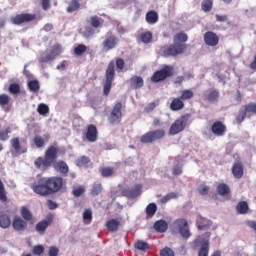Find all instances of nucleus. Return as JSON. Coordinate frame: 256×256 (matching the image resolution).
Returning <instances> with one entry per match:
<instances>
[{"mask_svg": "<svg viewBox=\"0 0 256 256\" xmlns=\"http://www.w3.org/2000/svg\"><path fill=\"white\" fill-rule=\"evenodd\" d=\"M59 155V148L57 146H49L44 154L43 157H38L34 165L36 169H40V171H47L52 165L58 173H61L62 175H67L69 173V166L65 161H57V157Z\"/></svg>", "mask_w": 256, "mask_h": 256, "instance_id": "obj_1", "label": "nucleus"}, {"mask_svg": "<svg viewBox=\"0 0 256 256\" xmlns=\"http://www.w3.org/2000/svg\"><path fill=\"white\" fill-rule=\"evenodd\" d=\"M64 185L65 180L63 178L60 176H51L41 178L37 183L32 184L31 189L36 195H40V197H48V195L59 193Z\"/></svg>", "mask_w": 256, "mask_h": 256, "instance_id": "obj_2", "label": "nucleus"}, {"mask_svg": "<svg viewBox=\"0 0 256 256\" xmlns=\"http://www.w3.org/2000/svg\"><path fill=\"white\" fill-rule=\"evenodd\" d=\"M187 51V44L185 43H173L170 45H164L160 48L162 57H177L183 55Z\"/></svg>", "mask_w": 256, "mask_h": 256, "instance_id": "obj_3", "label": "nucleus"}, {"mask_svg": "<svg viewBox=\"0 0 256 256\" xmlns=\"http://www.w3.org/2000/svg\"><path fill=\"white\" fill-rule=\"evenodd\" d=\"M113 81H115V62L110 61L105 72V84L103 86V95H105V97L109 96V93H111Z\"/></svg>", "mask_w": 256, "mask_h": 256, "instance_id": "obj_4", "label": "nucleus"}, {"mask_svg": "<svg viewBox=\"0 0 256 256\" xmlns=\"http://www.w3.org/2000/svg\"><path fill=\"white\" fill-rule=\"evenodd\" d=\"M166 132L164 129H157L146 132L140 137V143L144 145H151V143H156V141H161L165 139Z\"/></svg>", "mask_w": 256, "mask_h": 256, "instance_id": "obj_5", "label": "nucleus"}, {"mask_svg": "<svg viewBox=\"0 0 256 256\" xmlns=\"http://www.w3.org/2000/svg\"><path fill=\"white\" fill-rule=\"evenodd\" d=\"M191 119V114H183L178 119H176L169 128L170 135H179V133L185 131L187 123Z\"/></svg>", "mask_w": 256, "mask_h": 256, "instance_id": "obj_6", "label": "nucleus"}, {"mask_svg": "<svg viewBox=\"0 0 256 256\" xmlns=\"http://www.w3.org/2000/svg\"><path fill=\"white\" fill-rule=\"evenodd\" d=\"M175 75V68L171 65H164L162 69L157 70L151 77L152 83H161L165 81L168 77H173Z\"/></svg>", "mask_w": 256, "mask_h": 256, "instance_id": "obj_7", "label": "nucleus"}, {"mask_svg": "<svg viewBox=\"0 0 256 256\" xmlns=\"http://www.w3.org/2000/svg\"><path fill=\"white\" fill-rule=\"evenodd\" d=\"M107 121L110 125H120L123 121V103L117 102L114 104Z\"/></svg>", "mask_w": 256, "mask_h": 256, "instance_id": "obj_8", "label": "nucleus"}, {"mask_svg": "<svg viewBox=\"0 0 256 256\" xmlns=\"http://www.w3.org/2000/svg\"><path fill=\"white\" fill-rule=\"evenodd\" d=\"M205 238L203 236H199L195 241V245L199 247L198 256H209V237H211V232H206Z\"/></svg>", "mask_w": 256, "mask_h": 256, "instance_id": "obj_9", "label": "nucleus"}, {"mask_svg": "<svg viewBox=\"0 0 256 256\" xmlns=\"http://www.w3.org/2000/svg\"><path fill=\"white\" fill-rule=\"evenodd\" d=\"M119 44V38L113 34L112 31H108L104 41L102 42L103 51H112Z\"/></svg>", "mask_w": 256, "mask_h": 256, "instance_id": "obj_10", "label": "nucleus"}, {"mask_svg": "<svg viewBox=\"0 0 256 256\" xmlns=\"http://www.w3.org/2000/svg\"><path fill=\"white\" fill-rule=\"evenodd\" d=\"M37 19V15L31 13H21L10 19L13 25H23V23H31V21H35Z\"/></svg>", "mask_w": 256, "mask_h": 256, "instance_id": "obj_11", "label": "nucleus"}, {"mask_svg": "<svg viewBox=\"0 0 256 256\" xmlns=\"http://www.w3.org/2000/svg\"><path fill=\"white\" fill-rule=\"evenodd\" d=\"M174 224L183 239H189V237H191V232L189 231V224L187 223L186 219L179 218L174 222Z\"/></svg>", "mask_w": 256, "mask_h": 256, "instance_id": "obj_12", "label": "nucleus"}, {"mask_svg": "<svg viewBox=\"0 0 256 256\" xmlns=\"http://www.w3.org/2000/svg\"><path fill=\"white\" fill-rule=\"evenodd\" d=\"M143 189V185L136 184L131 188H125L122 190L123 197H127V199H137L139 195H141Z\"/></svg>", "mask_w": 256, "mask_h": 256, "instance_id": "obj_13", "label": "nucleus"}, {"mask_svg": "<svg viewBox=\"0 0 256 256\" xmlns=\"http://www.w3.org/2000/svg\"><path fill=\"white\" fill-rule=\"evenodd\" d=\"M210 130L216 137H223L225 133H227V125L222 121L217 120L212 124Z\"/></svg>", "mask_w": 256, "mask_h": 256, "instance_id": "obj_14", "label": "nucleus"}, {"mask_svg": "<svg viewBox=\"0 0 256 256\" xmlns=\"http://www.w3.org/2000/svg\"><path fill=\"white\" fill-rule=\"evenodd\" d=\"M52 223H53V215L50 214L46 217V219L36 224L35 230L37 231V233H40V235H45V231H47V229Z\"/></svg>", "mask_w": 256, "mask_h": 256, "instance_id": "obj_15", "label": "nucleus"}, {"mask_svg": "<svg viewBox=\"0 0 256 256\" xmlns=\"http://www.w3.org/2000/svg\"><path fill=\"white\" fill-rule=\"evenodd\" d=\"M204 43L208 47H217L219 45V36L213 31H207L204 34Z\"/></svg>", "mask_w": 256, "mask_h": 256, "instance_id": "obj_16", "label": "nucleus"}, {"mask_svg": "<svg viewBox=\"0 0 256 256\" xmlns=\"http://www.w3.org/2000/svg\"><path fill=\"white\" fill-rule=\"evenodd\" d=\"M12 227L14 231H25L27 229V221L21 218V216H15L12 221Z\"/></svg>", "mask_w": 256, "mask_h": 256, "instance_id": "obj_17", "label": "nucleus"}, {"mask_svg": "<svg viewBox=\"0 0 256 256\" xmlns=\"http://www.w3.org/2000/svg\"><path fill=\"white\" fill-rule=\"evenodd\" d=\"M245 174L243 164L240 161L234 162L232 166V175L234 179H241Z\"/></svg>", "mask_w": 256, "mask_h": 256, "instance_id": "obj_18", "label": "nucleus"}, {"mask_svg": "<svg viewBox=\"0 0 256 256\" xmlns=\"http://www.w3.org/2000/svg\"><path fill=\"white\" fill-rule=\"evenodd\" d=\"M97 126L90 124L87 127V132H86V139L89 141V143H95L97 141Z\"/></svg>", "mask_w": 256, "mask_h": 256, "instance_id": "obj_19", "label": "nucleus"}, {"mask_svg": "<svg viewBox=\"0 0 256 256\" xmlns=\"http://www.w3.org/2000/svg\"><path fill=\"white\" fill-rule=\"evenodd\" d=\"M10 143L16 153H20V154L27 153V146L21 145V141H19V137L11 139Z\"/></svg>", "mask_w": 256, "mask_h": 256, "instance_id": "obj_20", "label": "nucleus"}, {"mask_svg": "<svg viewBox=\"0 0 256 256\" xmlns=\"http://www.w3.org/2000/svg\"><path fill=\"white\" fill-rule=\"evenodd\" d=\"M171 111H181V109H185V102L181 99V97L173 98L170 103Z\"/></svg>", "mask_w": 256, "mask_h": 256, "instance_id": "obj_21", "label": "nucleus"}, {"mask_svg": "<svg viewBox=\"0 0 256 256\" xmlns=\"http://www.w3.org/2000/svg\"><path fill=\"white\" fill-rule=\"evenodd\" d=\"M145 85V81L141 76H132L130 78V88L131 89H141Z\"/></svg>", "mask_w": 256, "mask_h": 256, "instance_id": "obj_22", "label": "nucleus"}, {"mask_svg": "<svg viewBox=\"0 0 256 256\" xmlns=\"http://www.w3.org/2000/svg\"><path fill=\"white\" fill-rule=\"evenodd\" d=\"M204 101H209V103H213L219 99V90L213 89L203 94Z\"/></svg>", "mask_w": 256, "mask_h": 256, "instance_id": "obj_23", "label": "nucleus"}, {"mask_svg": "<svg viewBox=\"0 0 256 256\" xmlns=\"http://www.w3.org/2000/svg\"><path fill=\"white\" fill-rule=\"evenodd\" d=\"M120 225H121V222L118 219H110L106 222V229L110 233H117V231H119Z\"/></svg>", "mask_w": 256, "mask_h": 256, "instance_id": "obj_24", "label": "nucleus"}, {"mask_svg": "<svg viewBox=\"0 0 256 256\" xmlns=\"http://www.w3.org/2000/svg\"><path fill=\"white\" fill-rule=\"evenodd\" d=\"M196 225L199 231H203V229H209L210 225H212V222L207 218H203V216H199Z\"/></svg>", "mask_w": 256, "mask_h": 256, "instance_id": "obj_25", "label": "nucleus"}, {"mask_svg": "<svg viewBox=\"0 0 256 256\" xmlns=\"http://www.w3.org/2000/svg\"><path fill=\"white\" fill-rule=\"evenodd\" d=\"M216 191L220 197H225L229 194H231V188H229V185L225 183H220L217 185Z\"/></svg>", "mask_w": 256, "mask_h": 256, "instance_id": "obj_26", "label": "nucleus"}, {"mask_svg": "<svg viewBox=\"0 0 256 256\" xmlns=\"http://www.w3.org/2000/svg\"><path fill=\"white\" fill-rule=\"evenodd\" d=\"M236 211L238 215H247L249 213V203L247 201H240L236 205Z\"/></svg>", "mask_w": 256, "mask_h": 256, "instance_id": "obj_27", "label": "nucleus"}, {"mask_svg": "<svg viewBox=\"0 0 256 256\" xmlns=\"http://www.w3.org/2000/svg\"><path fill=\"white\" fill-rule=\"evenodd\" d=\"M159 21V14L155 10H150L146 13V22L149 25H155Z\"/></svg>", "mask_w": 256, "mask_h": 256, "instance_id": "obj_28", "label": "nucleus"}, {"mask_svg": "<svg viewBox=\"0 0 256 256\" xmlns=\"http://www.w3.org/2000/svg\"><path fill=\"white\" fill-rule=\"evenodd\" d=\"M154 229L157 233H165L169 229V224L165 220H158L154 223Z\"/></svg>", "mask_w": 256, "mask_h": 256, "instance_id": "obj_29", "label": "nucleus"}, {"mask_svg": "<svg viewBox=\"0 0 256 256\" xmlns=\"http://www.w3.org/2000/svg\"><path fill=\"white\" fill-rule=\"evenodd\" d=\"M0 227L2 229H9L11 227V218L7 214H0Z\"/></svg>", "mask_w": 256, "mask_h": 256, "instance_id": "obj_30", "label": "nucleus"}, {"mask_svg": "<svg viewBox=\"0 0 256 256\" xmlns=\"http://www.w3.org/2000/svg\"><path fill=\"white\" fill-rule=\"evenodd\" d=\"M11 104V97L7 94H0V107L5 109V111H9L8 105Z\"/></svg>", "mask_w": 256, "mask_h": 256, "instance_id": "obj_31", "label": "nucleus"}, {"mask_svg": "<svg viewBox=\"0 0 256 256\" xmlns=\"http://www.w3.org/2000/svg\"><path fill=\"white\" fill-rule=\"evenodd\" d=\"M101 193H103V184L94 183L90 189V195L97 197V195H101Z\"/></svg>", "mask_w": 256, "mask_h": 256, "instance_id": "obj_32", "label": "nucleus"}, {"mask_svg": "<svg viewBox=\"0 0 256 256\" xmlns=\"http://www.w3.org/2000/svg\"><path fill=\"white\" fill-rule=\"evenodd\" d=\"M139 39L145 45H149V43L153 41V33H151V31L144 32L140 34Z\"/></svg>", "mask_w": 256, "mask_h": 256, "instance_id": "obj_33", "label": "nucleus"}, {"mask_svg": "<svg viewBox=\"0 0 256 256\" xmlns=\"http://www.w3.org/2000/svg\"><path fill=\"white\" fill-rule=\"evenodd\" d=\"M89 23L94 29H99V27L103 24V20L101 17L94 15L90 17Z\"/></svg>", "mask_w": 256, "mask_h": 256, "instance_id": "obj_34", "label": "nucleus"}, {"mask_svg": "<svg viewBox=\"0 0 256 256\" xmlns=\"http://www.w3.org/2000/svg\"><path fill=\"white\" fill-rule=\"evenodd\" d=\"M134 247L138 251H143L144 253H146V251H149V243H147V242H145L143 240H137L134 243Z\"/></svg>", "mask_w": 256, "mask_h": 256, "instance_id": "obj_35", "label": "nucleus"}, {"mask_svg": "<svg viewBox=\"0 0 256 256\" xmlns=\"http://www.w3.org/2000/svg\"><path fill=\"white\" fill-rule=\"evenodd\" d=\"M195 97V93H193V90L191 89H185L181 91L180 99L183 101H190V99H193Z\"/></svg>", "mask_w": 256, "mask_h": 256, "instance_id": "obj_36", "label": "nucleus"}, {"mask_svg": "<svg viewBox=\"0 0 256 256\" xmlns=\"http://www.w3.org/2000/svg\"><path fill=\"white\" fill-rule=\"evenodd\" d=\"M101 176L104 178L113 177L115 175V168L113 167H102L100 169Z\"/></svg>", "mask_w": 256, "mask_h": 256, "instance_id": "obj_37", "label": "nucleus"}, {"mask_svg": "<svg viewBox=\"0 0 256 256\" xmlns=\"http://www.w3.org/2000/svg\"><path fill=\"white\" fill-rule=\"evenodd\" d=\"M85 53H87V46L85 44H78L74 48V55H76V57H83Z\"/></svg>", "mask_w": 256, "mask_h": 256, "instance_id": "obj_38", "label": "nucleus"}, {"mask_svg": "<svg viewBox=\"0 0 256 256\" xmlns=\"http://www.w3.org/2000/svg\"><path fill=\"white\" fill-rule=\"evenodd\" d=\"M246 117H247V112L245 108H243L242 106V108L238 112V115L235 118V123H237V125H241L245 121Z\"/></svg>", "mask_w": 256, "mask_h": 256, "instance_id": "obj_39", "label": "nucleus"}, {"mask_svg": "<svg viewBox=\"0 0 256 256\" xmlns=\"http://www.w3.org/2000/svg\"><path fill=\"white\" fill-rule=\"evenodd\" d=\"M21 215L24 221H33L31 210L25 206L21 208Z\"/></svg>", "mask_w": 256, "mask_h": 256, "instance_id": "obj_40", "label": "nucleus"}, {"mask_svg": "<svg viewBox=\"0 0 256 256\" xmlns=\"http://www.w3.org/2000/svg\"><path fill=\"white\" fill-rule=\"evenodd\" d=\"M189 36L184 32H179L174 36V43H187Z\"/></svg>", "mask_w": 256, "mask_h": 256, "instance_id": "obj_41", "label": "nucleus"}, {"mask_svg": "<svg viewBox=\"0 0 256 256\" xmlns=\"http://www.w3.org/2000/svg\"><path fill=\"white\" fill-rule=\"evenodd\" d=\"M201 9L204 13H209L213 9V0H202Z\"/></svg>", "mask_w": 256, "mask_h": 256, "instance_id": "obj_42", "label": "nucleus"}, {"mask_svg": "<svg viewBox=\"0 0 256 256\" xmlns=\"http://www.w3.org/2000/svg\"><path fill=\"white\" fill-rule=\"evenodd\" d=\"M89 163H91V159L87 156H81L76 160L77 167H88Z\"/></svg>", "mask_w": 256, "mask_h": 256, "instance_id": "obj_43", "label": "nucleus"}, {"mask_svg": "<svg viewBox=\"0 0 256 256\" xmlns=\"http://www.w3.org/2000/svg\"><path fill=\"white\" fill-rule=\"evenodd\" d=\"M157 213V204L156 203H150L146 207V215L147 217H153Z\"/></svg>", "mask_w": 256, "mask_h": 256, "instance_id": "obj_44", "label": "nucleus"}, {"mask_svg": "<svg viewBox=\"0 0 256 256\" xmlns=\"http://www.w3.org/2000/svg\"><path fill=\"white\" fill-rule=\"evenodd\" d=\"M79 7H81V5L79 4V1L72 0L67 7V12L73 13V12L77 11L79 9Z\"/></svg>", "mask_w": 256, "mask_h": 256, "instance_id": "obj_45", "label": "nucleus"}, {"mask_svg": "<svg viewBox=\"0 0 256 256\" xmlns=\"http://www.w3.org/2000/svg\"><path fill=\"white\" fill-rule=\"evenodd\" d=\"M28 89L32 92V93H37V91H39L40 86H39V81L37 80H31L28 83Z\"/></svg>", "mask_w": 256, "mask_h": 256, "instance_id": "obj_46", "label": "nucleus"}, {"mask_svg": "<svg viewBox=\"0 0 256 256\" xmlns=\"http://www.w3.org/2000/svg\"><path fill=\"white\" fill-rule=\"evenodd\" d=\"M9 93H11V95H19V93H21V86L17 83L10 84Z\"/></svg>", "mask_w": 256, "mask_h": 256, "instance_id": "obj_47", "label": "nucleus"}, {"mask_svg": "<svg viewBox=\"0 0 256 256\" xmlns=\"http://www.w3.org/2000/svg\"><path fill=\"white\" fill-rule=\"evenodd\" d=\"M0 201L1 203H7V192L5 191V186L3 181L0 179Z\"/></svg>", "mask_w": 256, "mask_h": 256, "instance_id": "obj_48", "label": "nucleus"}, {"mask_svg": "<svg viewBox=\"0 0 256 256\" xmlns=\"http://www.w3.org/2000/svg\"><path fill=\"white\" fill-rule=\"evenodd\" d=\"M94 35H95V29H93V27L87 26L84 29L83 37H85V39H90V37H93Z\"/></svg>", "mask_w": 256, "mask_h": 256, "instance_id": "obj_49", "label": "nucleus"}, {"mask_svg": "<svg viewBox=\"0 0 256 256\" xmlns=\"http://www.w3.org/2000/svg\"><path fill=\"white\" fill-rule=\"evenodd\" d=\"M9 133H11L10 127L0 130V141H7L9 139Z\"/></svg>", "mask_w": 256, "mask_h": 256, "instance_id": "obj_50", "label": "nucleus"}, {"mask_svg": "<svg viewBox=\"0 0 256 256\" xmlns=\"http://www.w3.org/2000/svg\"><path fill=\"white\" fill-rule=\"evenodd\" d=\"M244 110H246V113H254L256 114V103H248L244 106H242Z\"/></svg>", "mask_w": 256, "mask_h": 256, "instance_id": "obj_51", "label": "nucleus"}, {"mask_svg": "<svg viewBox=\"0 0 256 256\" xmlns=\"http://www.w3.org/2000/svg\"><path fill=\"white\" fill-rule=\"evenodd\" d=\"M83 219L85 223H90L93 220V212L91 209H86L83 213Z\"/></svg>", "mask_w": 256, "mask_h": 256, "instance_id": "obj_52", "label": "nucleus"}, {"mask_svg": "<svg viewBox=\"0 0 256 256\" xmlns=\"http://www.w3.org/2000/svg\"><path fill=\"white\" fill-rule=\"evenodd\" d=\"M160 256H175V252L173 251V249L165 247L160 250Z\"/></svg>", "mask_w": 256, "mask_h": 256, "instance_id": "obj_53", "label": "nucleus"}, {"mask_svg": "<svg viewBox=\"0 0 256 256\" xmlns=\"http://www.w3.org/2000/svg\"><path fill=\"white\" fill-rule=\"evenodd\" d=\"M37 111L39 115H47V113H49V106L46 104H40L38 105Z\"/></svg>", "mask_w": 256, "mask_h": 256, "instance_id": "obj_54", "label": "nucleus"}, {"mask_svg": "<svg viewBox=\"0 0 256 256\" xmlns=\"http://www.w3.org/2000/svg\"><path fill=\"white\" fill-rule=\"evenodd\" d=\"M199 195H209L210 188L207 185H200L197 188Z\"/></svg>", "mask_w": 256, "mask_h": 256, "instance_id": "obj_55", "label": "nucleus"}, {"mask_svg": "<svg viewBox=\"0 0 256 256\" xmlns=\"http://www.w3.org/2000/svg\"><path fill=\"white\" fill-rule=\"evenodd\" d=\"M62 48L61 45L57 44L55 46H53L52 50L50 51L51 55H53L54 57H58V55H61L62 53Z\"/></svg>", "mask_w": 256, "mask_h": 256, "instance_id": "obj_56", "label": "nucleus"}, {"mask_svg": "<svg viewBox=\"0 0 256 256\" xmlns=\"http://www.w3.org/2000/svg\"><path fill=\"white\" fill-rule=\"evenodd\" d=\"M83 193H85V188L83 186L76 187L72 191V194L74 195V197H81Z\"/></svg>", "mask_w": 256, "mask_h": 256, "instance_id": "obj_57", "label": "nucleus"}, {"mask_svg": "<svg viewBox=\"0 0 256 256\" xmlns=\"http://www.w3.org/2000/svg\"><path fill=\"white\" fill-rule=\"evenodd\" d=\"M45 252V247H43V245H36L33 248V255H42V253Z\"/></svg>", "mask_w": 256, "mask_h": 256, "instance_id": "obj_58", "label": "nucleus"}, {"mask_svg": "<svg viewBox=\"0 0 256 256\" xmlns=\"http://www.w3.org/2000/svg\"><path fill=\"white\" fill-rule=\"evenodd\" d=\"M34 143H35L36 147L41 148V147H43V145H45V139H43V137H41V136H35Z\"/></svg>", "mask_w": 256, "mask_h": 256, "instance_id": "obj_59", "label": "nucleus"}, {"mask_svg": "<svg viewBox=\"0 0 256 256\" xmlns=\"http://www.w3.org/2000/svg\"><path fill=\"white\" fill-rule=\"evenodd\" d=\"M53 59H55L54 55L51 54V52L49 54H47L44 57H41L39 59L40 63H49V61H53Z\"/></svg>", "mask_w": 256, "mask_h": 256, "instance_id": "obj_60", "label": "nucleus"}, {"mask_svg": "<svg viewBox=\"0 0 256 256\" xmlns=\"http://www.w3.org/2000/svg\"><path fill=\"white\" fill-rule=\"evenodd\" d=\"M116 67L119 71H123V69H125V60H123V58H117Z\"/></svg>", "mask_w": 256, "mask_h": 256, "instance_id": "obj_61", "label": "nucleus"}, {"mask_svg": "<svg viewBox=\"0 0 256 256\" xmlns=\"http://www.w3.org/2000/svg\"><path fill=\"white\" fill-rule=\"evenodd\" d=\"M48 256H59V249L57 246H51L49 248Z\"/></svg>", "mask_w": 256, "mask_h": 256, "instance_id": "obj_62", "label": "nucleus"}, {"mask_svg": "<svg viewBox=\"0 0 256 256\" xmlns=\"http://www.w3.org/2000/svg\"><path fill=\"white\" fill-rule=\"evenodd\" d=\"M157 107V104L155 102L149 103L145 108H144V113H151Z\"/></svg>", "mask_w": 256, "mask_h": 256, "instance_id": "obj_63", "label": "nucleus"}, {"mask_svg": "<svg viewBox=\"0 0 256 256\" xmlns=\"http://www.w3.org/2000/svg\"><path fill=\"white\" fill-rule=\"evenodd\" d=\"M41 5L44 11H48V9H51V0H41Z\"/></svg>", "mask_w": 256, "mask_h": 256, "instance_id": "obj_64", "label": "nucleus"}]
</instances>
